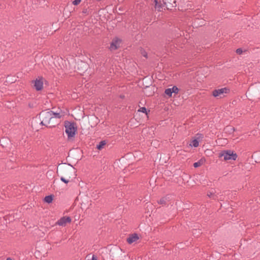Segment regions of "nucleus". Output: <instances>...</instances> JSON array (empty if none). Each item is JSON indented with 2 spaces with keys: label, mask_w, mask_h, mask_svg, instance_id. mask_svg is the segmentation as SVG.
<instances>
[{
  "label": "nucleus",
  "mask_w": 260,
  "mask_h": 260,
  "mask_svg": "<svg viewBox=\"0 0 260 260\" xmlns=\"http://www.w3.org/2000/svg\"><path fill=\"white\" fill-rule=\"evenodd\" d=\"M163 2L168 9H172L176 6L175 0H163Z\"/></svg>",
  "instance_id": "6e6552de"
},
{
  "label": "nucleus",
  "mask_w": 260,
  "mask_h": 260,
  "mask_svg": "<svg viewBox=\"0 0 260 260\" xmlns=\"http://www.w3.org/2000/svg\"><path fill=\"white\" fill-rule=\"evenodd\" d=\"M106 143L105 141H101L99 144L96 145V148L99 150H101L104 146L106 145Z\"/></svg>",
  "instance_id": "f8f14e48"
},
{
  "label": "nucleus",
  "mask_w": 260,
  "mask_h": 260,
  "mask_svg": "<svg viewBox=\"0 0 260 260\" xmlns=\"http://www.w3.org/2000/svg\"><path fill=\"white\" fill-rule=\"evenodd\" d=\"M44 202L47 203H49V195L48 196H46L45 198H44Z\"/></svg>",
  "instance_id": "a878e982"
},
{
  "label": "nucleus",
  "mask_w": 260,
  "mask_h": 260,
  "mask_svg": "<svg viewBox=\"0 0 260 260\" xmlns=\"http://www.w3.org/2000/svg\"><path fill=\"white\" fill-rule=\"evenodd\" d=\"M115 250L117 252H121L122 251V249L119 248V247H117L115 249Z\"/></svg>",
  "instance_id": "cd10ccee"
},
{
  "label": "nucleus",
  "mask_w": 260,
  "mask_h": 260,
  "mask_svg": "<svg viewBox=\"0 0 260 260\" xmlns=\"http://www.w3.org/2000/svg\"><path fill=\"white\" fill-rule=\"evenodd\" d=\"M82 13L85 15H88L89 14V11L87 8H84L82 10Z\"/></svg>",
  "instance_id": "412c9836"
},
{
  "label": "nucleus",
  "mask_w": 260,
  "mask_h": 260,
  "mask_svg": "<svg viewBox=\"0 0 260 260\" xmlns=\"http://www.w3.org/2000/svg\"><path fill=\"white\" fill-rule=\"evenodd\" d=\"M169 198L168 196H165L161 198L157 202L159 204L166 205L169 202Z\"/></svg>",
  "instance_id": "9b49d317"
},
{
  "label": "nucleus",
  "mask_w": 260,
  "mask_h": 260,
  "mask_svg": "<svg viewBox=\"0 0 260 260\" xmlns=\"http://www.w3.org/2000/svg\"><path fill=\"white\" fill-rule=\"evenodd\" d=\"M165 93L166 94H167L169 96H170V97L172 96V91L171 88H170L166 89L165 91Z\"/></svg>",
  "instance_id": "f3484780"
},
{
  "label": "nucleus",
  "mask_w": 260,
  "mask_h": 260,
  "mask_svg": "<svg viewBox=\"0 0 260 260\" xmlns=\"http://www.w3.org/2000/svg\"><path fill=\"white\" fill-rule=\"evenodd\" d=\"M243 52V50L241 48H238L236 50V53L238 54H241Z\"/></svg>",
  "instance_id": "5701e85b"
},
{
  "label": "nucleus",
  "mask_w": 260,
  "mask_h": 260,
  "mask_svg": "<svg viewBox=\"0 0 260 260\" xmlns=\"http://www.w3.org/2000/svg\"><path fill=\"white\" fill-rule=\"evenodd\" d=\"M199 141L197 139H194L193 140H192L190 144V146H193L194 147H197L199 146Z\"/></svg>",
  "instance_id": "4468645a"
},
{
  "label": "nucleus",
  "mask_w": 260,
  "mask_h": 260,
  "mask_svg": "<svg viewBox=\"0 0 260 260\" xmlns=\"http://www.w3.org/2000/svg\"><path fill=\"white\" fill-rule=\"evenodd\" d=\"M139 239V237L137 234L134 233L129 235V236L127 238L126 241L127 242L131 244L134 242H136Z\"/></svg>",
  "instance_id": "1a4fd4ad"
},
{
  "label": "nucleus",
  "mask_w": 260,
  "mask_h": 260,
  "mask_svg": "<svg viewBox=\"0 0 260 260\" xmlns=\"http://www.w3.org/2000/svg\"><path fill=\"white\" fill-rule=\"evenodd\" d=\"M223 157L224 160H235L237 158V154L231 150L222 151L219 154V157Z\"/></svg>",
  "instance_id": "7ed1b4c3"
},
{
  "label": "nucleus",
  "mask_w": 260,
  "mask_h": 260,
  "mask_svg": "<svg viewBox=\"0 0 260 260\" xmlns=\"http://www.w3.org/2000/svg\"><path fill=\"white\" fill-rule=\"evenodd\" d=\"M81 0H74L73 2V4L74 5H78V4H79L81 2Z\"/></svg>",
  "instance_id": "aec40b11"
},
{
  "label": "nucleus",
  "mask_w": 260,
  "mask_h": 260,
  "mask_svg": "<svg viewBox=\"0 0 260 260\" xmlns=\"http://www.w3.org/2000/svg\"><path fill=\"white\" fill-rule=\"evenodd\" d=\"M55 126V125H52L51 126L50 125V127H51V126L54 127Z\"/></svg>",
  "instance_id": "c756f323"
},
{
  "label": "nucleus",
  "mask_w": 260,
  "mask_h": 260,
  "mask_svg": "<svg viewBox=\"0 0 260 260\" xmlns=\"http://www.w3.org/2000/svg\"><path fill=\"white\" fill-rule=\"evenodd\" d=\"M60 180H61L62 182H63L64 183H66V184H67V183H68L69 182V179H65V178H64V177H61L60 178Z\"/></svg>",
  "instance_id": "4be33fe9"
},
{
  "label": "nucleus",
  "mask_w": 260,
  "mask_h": 260,
  "mask_svg": "<svg viewBox=\"0 0 260 260\" xmlns=\"http://www.w3.org/2000/svg\"><path fill=\"white\" fill-rule=\"evenodd\" d=\"M171 90H172V93H175L176 94L178 93V91H179L178 88L176 86H174L172 88H171Z\"/></svg>",
  "instance_id": "a211bd4d"
},
{
  "label": "nucleus",
  "mask_w": 260,
  "mask_h": 260,
  "mask_svg": "<svg viewBox=\"0 0 260 260\" xmlns=\"http://www.w3.org/2000/svg\"><path fill=\"white\" fill-rule=\"evenodd\" d=\"M153 2L155 3V8L158 11H160L161 9L162 8L161 5L158 3L157 0H153Z\"/></svg>",
  "instance_id": "ddd939ff"
},
{
  "label": "nucleus",
  "mask_w": 260,
  "mask_h": 260,
  "mask_svg": "<svg viewBox=\"0 0 260 260\" xmlns=\"http://www.w3.org/2000/svg\"><path fill=\"white\" fill-rule=\"evenodd\" d=\"M207 196L210 198H212L213 199V200H216L217 198V197L213 192H208L207 193Z\"/></svg>",
  "instance_id": "dca6fc26"
},
{
  "label": "nucleus",
  "mask_w": 260,
  "mask_h": 260,
  "mask_svg": "<svg viewBox=\"0 0 260 260\" xmlns=\"http://www.w3.org/2000/svg\"><path fill=\"white\" fill-rule=\"evenodd\" d=\"M198 233L199 234H200L201 233H200V230H197V229H194L192 231V233L193 235L196 234V233Z\"/></svg>",
  "instance_id": "393cba45"
},
{
  "label": "nucleus",
  "mask_w": 260,
  "mask_h": 260,
  "mask_svg": "<svg viewBox=\"0 0 260 260\" xmlns=\"http://www.w3.org/2000/svg\"><path fill=\"white\" fill-rule=\"evenodd\" d=\"M203 161L202 159H200L193 164V167L194 168L200 167L203 164Z\"/></svg>",
  "instance_id": "2eb2a0df"
},
{
  "label": "nucleus",
  "mask_w": 260,
  "mask_h": 260,
  "mask_svg": "<svg viewBox=\"0 0 260 260\" xmlns=\"http://www.w3.org/2000/svg\"><path fill=\"white\" fill-rule=\"evenodd\" d=\"M120 43L121 40L120 39H118V38L113 39L111 43L110 49L111 50H116L119 47Z\"/></svg>",
  "instance_id": "0eeeda50"
},
{
  "label": "nucleus",
  "mask_w": 260,
  "mask_h": 260,
  "mask_svg": "<svg viewBox=\"0 0 260 260\" xmlns=\"http://www.w3.org/2000/svg\"><path fill=\"white\" fill-rule=\"evenodd\" d=\"M71 218L69 216H63L60 218L56 223L60 226H65L67 223H70L71 222Z\"/></svg>",
  "instance_id": "423d86ee"
},
{
  "label": "nucleus",
  "mask_w": 260,
  "mask_h": 260,
  "mask_svg": "<svg viewBox=\"0 0 260 260\" xmlns=\"http://www.w3.org/2000/svg\"><path fill=\"white\" fill-rule=\"evenodd\" d=\"M138 112H142V113H146V114H147V109L145 107H141L140 108L138 111Z\"/></svg>",
  "instance_id": "6ab92c4d"
},
{
  "label": "nucleus",
  "mask_w": 260,
  "mask_h": 260,
  "mask_svg": "<svg viewBox=\"0 0 260 260\" xmlns=\"http://www.w3.org/2000/svg\"><path fill=\"white\" fill-rule=\"evenodd\" d=\"M197 135H198V136H202V134H197Z\"/></svg>",
  "instance_id": "7c9ffc66"
},
{
  "label": "nucleus",
  "mask_w": 260,
  "mask_h": 260,
  "mask_svg": "<svg viewBox=\"0 0 260 260\" xmlns=\"http://www.w3.org/2000/svg\"><path fill=\"white\" fill-rule=\"evenodd\" d=\"M141 53L144 57H145L146 58L147 57V53L145 51L142 50L141 52Z\"/></svg>",
  "instance_id": "b1692460"
},
{
  "label": "nucleus",
  "mask_w": 260,
  "mask_h": 260,
  "mask_svg": "<svg viewBox=\"0 0 260 260\" xmlns=\"http://www.w3.org/2000/svg\"><path fill=\"white\" fill-rule=\"evenodd\" d=\"M34 86L38 91L41 90L43 88V81L41 79H36L35 81Z\"/></svg>",
  "instance_id": "9d476101"
},
{
  "label": "nucleus",
  "mask_w": 260,
  "mask_h": 260,
  "mask_svg": "<svg viewBox=\"0 0 260 260\" xmlns=\"http://www.w3.org/2000/svg\"><path fill=\"white\" fill-rule=\"evenodd\" d=\"M82 64H84V65L86 66V64L84 63V62H82Z\"/></svg>",
  "instance_id": "2f4dec72"
},
{
  "label": "nucleus",
  "mask_w": 260,
  "mask_h": 260,
  "mask_svg": "<svg viewBox=\"0 0 260 260\" xmlns=\"http://www.w3.org/2000/svg\"><path fill=\"white\" fill-rule=\"evenodd\" d=\"M230 91V89L226 87L214 90L212 92V95L214 97H217L224 93H227Z\"/></svg>",
  "instance_id": "39448f33"
},
{
  "label": "nucleus",
  "mask_w": 260,
  "mask_h": 260,
  "mask_svg": "<svg viewBox=\"0 0 260 260\" xmlns=\"http://www.w3.org/2000/svg\"><path fill=\"white\" fill-rule=\"evenodd\" d=\"M63 116V113L59 108L56 109V108L53 107L52 108V110H50V121L53 118L58 119L57 124H58L60 122L59 119Z\"/></svg>",
  "instance_id": "20e7f679"
},
{
  "label": "nucleus",
  "mask_w": 260,
  "mask_h": 260,
  "mask_svg": "<svg viewBox=\"0 0 260 260\" xmlns=\"http://www.w3.org/2000/svg\"><path fill=\"white\" fill-rule=\"evenodd\" d=\"M6 260H13L12 258H10V257H8L7 258Z\"/></svg>",
  "instance_id": "c85d7f7f"
},
{
  "label": "nucleus",
  "mask_w": 260,
  "mask_h": 260,
  "mask_svg": "<svg viewBox=\"0 0 260 260\" xmlns=\"http://www.w3.org/2000/svg\"><path fill=\"white\" fill-rule=\"evenodd\" d=\"M54 195L50 194V203H51L53 200Z\"/></svg>",
  "instance_id": "bb28decb"
},
{
  "label": "nucleus",
  "mask_w": 260,
  "mask_h": 260,
  "mask_svg": "<svg viewBox=\"0 0 260 260\" xmlns=\"http://www.w3.org/2000/svg\"><path fill=\"white\" fill-rule=\"evenodd\" d=\"M49 112L46 111H42L41 112L40 114V116L42 117V120L40 121V120H38L37 118L33 119L31 121V126L36 131H38V129L36 127V124H38L39 123V124L44 125L46 127H48L49 124V119L47 118V116H46V114H48Z\"/></svg>",
  "instance_id": "f03ea898"
},
{
  "label": "nucleus",
  "mask_w": 260,
  "mask_h": 260,
  "mask_svg": "<svg viewBox=\"0 0 260 260\" xmlns=\"http://www.w3.org/2000/svg\"><path fill=\"white\" fill-rule=\"evenodd\" d=\"M64 127L66 128L65 132L68 135V139L69 140L74 137L77 129L76 123L74 122H72L66 121L64 122Z\"/></svg>",
  "instance_id": "f257e3e1"
}]
</instances>
